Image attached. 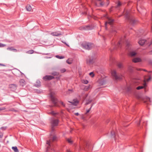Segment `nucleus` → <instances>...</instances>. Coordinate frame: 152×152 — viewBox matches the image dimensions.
Listing matches in <instances>:
<instances>
[{
    "instance_id": "obj_38",
    "label": "nucleus",
    "mask_w": 152,
    "mask_h": 152,
    "mask_svg": "<svg viewBox=\"0 0 152 152\" xmlns=\"http://www.w3.org/2000/svg\"><path fill=\"white\" fill-rule=\"evenodd\" d=\"M83 83L85 84H87L88 83V81L86 80H83Z\"/></svg>"
},
{
    "instance_id": "obj_14",
    "label": "nucleus",
    "mask_w": 152,
    "mask_h": 152,
    "mask_svg": "<svg viewBox=\"0 0 152 152\" xmlns=\"http://www.w3.org/2000/svg\"><path fill=\"white\" fill-rule=\"evenodd\" d=\"M9 87L12 90L14 91L16 90L17 88V86L15 84H11L9 85Z\"/></svg>"
},
{
    "instance_id": "obj_47",
    "label": "nucleus",
    "mask_w": 152,
    "mask_h": 152,
    "mask_svg": "<svg viewBox=\"0 0 152 152\" xmlns=\"http://www.w3.org/2000/svg\"><path fill=\"white\" fill-rule=\"evenodd\" d=\"M5 109V108L4 107H3L2 108H0V111L1 110H4Z\"/></svg>"
},
{
    "instance_id": "obj_34",
    "label": "nucleus",
    "mask_w": 152,
    "mask_h": 152,
    "mask_svg": "<svg viewBox=\"0 0 152 152\" xmlns=\"http://www.w3.org/2000/svg\"><path fill=\"white\" fill-rule=\"evenodd\" d=\"M117 66L118 67L120 68H121L123 67V65L122 64L120 63H118V64Z\"/></svg>"
},
{
    "instance_id": "obj_19",
    "label": "nucleus",
    "mask_w": 152,
    "mask_h": 152,
    "mask_svg": "<svg viewBox=\"0 0 152 152\" xmlns=\"http://www.w3.org/2000/svg\"><path fill=\"white\" fill-rule=\"evenodd\" d=\"M111 32L114 34H115L117 32L116 28L115 27L112 26L111 28Z\"/></svg>"
},
{
    "instance_id": "obj_20",
    "label": "nucleus",
    "mask_w": 152,
    "mask_h": 152,
    "mask_svg": "<svg viewBox=\"0 0 152 152\" xmlns=\"http://www.w3.org/2000/svg\"><path fill=\"white\" fill-rule=\"evenodd\" d=\"M143 86H139L137 87L136 89L137 90H140V89H141L143 88L144 87H146L147 86V84L145 82L143 84Z\"/></svg>"
},
{
    "instance_id": "obj_31",
    "label": "nucleus",
    "mask_w": 152,
    "mask_h": 152,
    "mask_svg": "<svg viewBox=\"0 0 152 152\" xmlns=\"http://www.w3.org/2000/svg\"><path fill=\"white\" fill-rule=\"evenodd\" d=\"M151 79V77L150 76L149 78L148 79L145 78L144 83L145 82V81L148 82Z\"/></svg>"
},
{
    "instance_id": "obj_22",
    "label": "nucleus",
    "mask_w": 152,
    "mask_h": 152,
    "mask_svg": "<svg viewBox=\"0 0 152 152\" xmlns=\"http://www.w3.org/2000/svg\"><path fill=\"white\" fill-rule=\"evenodd\" d=\"M41 82L39 80H37L36 81V84H35L34 86L37 87H39L41 86Z\"/></svg>"
},
{
    "instance_id": "obj_32",
    "label": "nucleus",
    "mask_w": 152,
    "mask_h": 152,
    "mask_svg": "<svg viewBox=\"0 0 152 152\" xmlns=\"http://www.w3.org/2000/svg\"><path fill=\"white\" fill-rule=\"evenodd\" d=\"M7 49H8V50H13L15 52L17 51V50L16 49L13 48L12 47H10V48H8Z\"/></svg>"
},
{
    "instance_id": "obj_28",
    "label": "nucleus",
    "mask_w": 152,
    "mask_h": 152,
    "mask_svg": "<svg viewBox=\"0 0 152 152\" xmlns=\"http://www.w3.org/2000/svg\"><path fill=\"white\" fill-rule=\"evenodd\" d=\"M34 50H31L26 52V53L29 54H31L34 53Z\"/></svg>"
},
{
    "instance_id": "obj_18",
    "label": "nucleus",
    "mask_w": 152,
    "mask_h": 152,
    "mask_svg": "<svg viewBox=\"0 0 152 152\" xmlns=\"http://www.w3.org/2000/svg\"><path fill=\"white\" fill-rule=\"evenodd\" d=\"M94 3L96 6L99 7H102L104 4V3L103 2H101V1H100V2L99 4H98L97 2H95Z\"/></svg>"
},
{
    "instance_id": "obj_48",
    "label": "nucleus",
    "mask_w": 152,
    "mask_h": 152,
    "mask_svg": "<svg viewBox=\"0 0 152 152\" xmlns=\"http://www.w3.org/2000/svg\"><path fill=\"white\" fill-rule=\"evenodd\" d=\"M3 136V134L1 132H0V138H1Z\"/></svg>"
},
{
    "instance_id": "obj_16",
    "label": "nucleus",
    "mask_w": 152,
    "mask_h": 152,
    "mask_svg": "<svg viewBox=\"0 0 152 152\" xmlns=\"http://www.w3.org/2000/svg\"><path fill=\"white\" fill-rule=\"evenodd\" d=\"M146 42V40L145 39H141L139 41L138 43L140 45L142 46Z\"/></svg>"
},
{
    "instance_id": "obj_52",
    "label": "nucleus",
    "mask_w": 152,
    "mask_h": 152,
    "mask_svg": "<svg viewBox=\"0 0 152 152\" xmlns=\"http://www.w3.org/2000/svg\"><path fill=\"white\" fill-rule=\"evenodd\" d=\"M140 121H141V120H140V121H139V122L137 123V125L138 126H139L140 125Z\"/></svg>"
},
{
    "instance_id": "obj_3",
    "label": "nucleus",
    "mask_w": 152,
    "mask_h": 152,
    "mask_svg": "<svg viewBox=\"0 0 152 152\" xmlns=\"http://www.w3.org/2000/svg\"><path fill=\"white\" fill-rule=\"evenodd\" d=\"M59 122V120L58 119H53L51 121V131L52 132L54 131V127L58 125Z\"/></svg>"
},
{
    "instance_id": "obj_39",
    "label": "nucleus",
    "mask_w": 152,
    "mask_h": 152,
    "mask_svg": "<svg viewBox=\"0 0 152 152\" xmlns=\"http://www.w3.org/2000/svg\"><path fill=\"white\" fill-rule=\"evenodd\" d=\"M89 75H90L92 77H93L94 76V73L93 72H91L89 73Z\"/></svg>"
},
{
    "instance_id": "obj_36",
    "label": "nucleus",
    "mask_w": 152,
    "mask_h": 152,
    "mask_svg": "<svg viewBox=\"0 0 152 152\" xmlns=\"http://www.w3.org/2000/svg\"><path fill=\"white\" fill-rule=\"evenodd\" d=\"M56 57L57 58L60 59H62V58H64V57L63 56H60L58 55L56 56Z\"/></svg>"
},
{
    "instance_id": "obj_54",
    "label": "nucleus",
    "mask_w": 152,
    "mask_h": 152,
    "mask_svg": "<svg viewBox=\"0 0 152 152\" xmlns=\"http://www.w3.org/2000/svg\"><path fill=\"white\" fill-rule=\"evenodd\" d=\"M149 64H151L152 65V61H149Z\"/></svg>"
},
{
    "instance_id": "obj_50",
    "label": "nucleus",
    "mask_w": 152,
    "mask_h": 152,
    "mask_svg": "<svg viewBox=\"0 0 152 152\" xmlns=\"http://www.w3.org/2000/svg\"><path fill=\"white\" fill-rule=\"evenodd\" d=\"M1 129H2V130H5L6 129V127H1Z\"/></svg>"
},
{
    "instance_id": "obj_63",
    "label": "nucleus",
    "mask_w": 152,
    "mask_h": 152,
    "mask_svg": "<svg viewBox=\"0 0 152 152\" xmlns=\"http://www.w3.org/2000/svg\"><path fill=\"white\" fill-rule=\"evenodd\" d=\"M83 14H86V12L83 13Z\"/></svg>"
},
{
    "instance_id": "obj_6",
    "label": "nucleus",
    "mask_w": 152,
    "mask_h": 152,
    "mask_svg": "<svg viewBox=\"0 0 152 152\" xmlns=\"http://www.w3.org/2000/svg\"><path fill=\"white\" fill-rule=\"evenodd\" d=\"M94 62V58L93 56H89L86 59V62L87 64H93Z\"/></svg>"
},
{
    "instance_id": "obj_24",
    "label": "nucleus",
    "mask_w": 152,
    "mask_h": 152,
    "mask_svg": "<svg viewBox=\"0 0 152 152\" xmlns=\"http://www.w3.org/2000/svg\"><path fill=\"white\" fill-rule=\"evenodd\" d=\"M121 42H118L117 45H115L114 47L115 49H116L118 48L121 45Z\"/></svg>"
},
{
    "instance_id": "obj_61",
    "label": "nucleus",
    "mask_w": 152,
    "mask_h": 152,
    "mask_svg": "<svg viewBox=\"0 0 152 152\" xmlns=\"http://www.w3.org/2000/svg\"><path fill=\"white\" fill-rule=\"evenodd\" d=\"M142 70H143V71H145V72H147V71L145 70V69H143Z\"/></svg>"
},
{
    "instance_id": "obj_15",
    "label": "nucleus",
    "mask_w": 152,
    "mask_h": 152,
    "mask_svg": "<svg viewBox=\"0 0 152 152\" xmlns=\"http://www.w3.org/2000/svg\"><path fill=\"white\" fill-rule=\"evenodd\" d=\"M69 102L72 103V104H73L74 105L76 106L78 104L79 101L77 99H73L72 101V102L69 101Z\"/></svg>"
},
{
    "instance_id": "obj_35",
    "label": "nucleus",
    "mask_w": 152,
    "mask_h": 152,
    "mask_svg": "<svg viewBox=\"0 0 152 152\" xmlns=\"http://www.w3.org/2000/svg\"><path fill=\"white\" fill-rule=\"evenodd\" d=\"M134 82L135 83V84H136L138 85L140 82V81L139 80H136L134 81Z\"/></svg>"
},
{
    "instance_id": "obj_56",
    "label": "nucleus",
    "mask_w": 152,
    "mask_h": 152,
    "mask_svg": "<svg viewBox=\"0 0 152 152\" xmlns=\"http://www.w3.org/2000/svg\"><path fill=\"white\" fill-rule=\"evenodd\" d=\"M79 114L78 113H75V115H77V116L78 115H79Z\"/></svg>"
},
{
    "instance_id": "obj_41",
    "label": "nucleus",
    "mask_w": 152,
    "mask_h": 152,
    "mask_svg": "<svg viewBox=\"0 0 152 152\" xmlns=\"http://www.w3.org/2000/svg\"><path fill=\"white\" fill-rule=\"evenodd\" d=\"M66 71V70L65 69H62L61 70V72L62 73Z\"/></svg>"
},
{
    "instance_id": "obj_9",
    "label": "nucleus",
    "mask_w": 152,
    "mask_h": 152,
    "mask_svg": "<svg viewBox=\"0 0 152 152\" xmlns=\"http://www.w3.org/2000/svg\"><path fill=\"white\" fill-rule=\"evenodd\" d=\"M93 27L91 26L87 25L83 26L81 27L80 28V29L81 30H91L93 29Z\"/></svg>"
},
{
    "instance_id": "obj_10",
    "label": "nucleus",
    "mask_w": 152,
    "mask_h": 152,
    "mask_svg": "<svg viewBox=\"0 0 152 152\" xmlns=\"http://www.w3.org/2000/svg\"><path fill=\"white\" fill-rule=\"evenodd\" d=\"M144 102L147 103L148 104L152 105V99H151L149 97L146 96L145 98V99L143 100Z\"/></svg>"
},
{
    "instance_id": "obj_53",
    "label": "nucleus",
    "mask_w": 152,
    "mask_h": 152,
    "mask_svg": "<svg viewBox=\"0 0 152 152\" xmlns=\"http://www.w3.org/2000/svg\"><path fill=\"white\" fill-rule=\"evenodd\" d=\"M149 54H150V55L152 54V50L149 51Z\"/></svg>"
},
{
    "instance_id": "obj_59",
    "label": "nucleus",
    "mask_w": 152,
    "mask_h": 152,
    "mask_svg": "<svg viewBox=\"0 0 152 152\" xmlns=\"http://www.w3.org/2000/svg\"><path fill=\"white\" fill-rule=\"evenodd\" d=\"M66 62L68 63V64H71V62H68V60H67L66 61Z\"/></svg>"
},
{
    "instance_id": "obj_5",
    "label": "nucleus",
    "mask_w": 152,
    "mask_h": 152,
    "mask_svg": "<svg viewBox=\"0 0 152 152\" xmlns=\"http://www.w3.org/2000/svg\"><path fill=\"white\" fill-rule=\"evenodd\" d=\"M107 21L105 22V25L106 29L107 28V24H109L111 25H112L114 23L115 21V20L112 18L111 17H108L107 18Z\"/></svg>"
},
{
    "instance_id": "obj_27",
    "label": "nucleus",
    "mask_w": 152,
    "mask_h": 152,
    "mask_svg": "<svg viewBox=\"0 0 152 152\" xmlns=\"http://www.w3.org/2000/svg\"><path fill=\"white\" fill-rule=\"evenodd\" d=\"M92 102V99H89L87 100H86V102L85 104V105H88V104L91 103Z\"/></svg>"
},
{
    "instance_id": "obj_25",
    "label": "nucleus",
    "mask_w": 152,
    "mask_h": 152,
    "mask_svg": "<svg viewBox=\"0 0 152 152\" xmlns=\"http://www.w3.org/2000/svg\"><path fill=\"white\" fill-rule=\"evenodd\" d=\"M12 149L15 152H19L18 150V149L17 147H12Z\"/></svg>"
},
{
    "instance_id": "obj_13",
    "label": "nucleus",
    "mask_w": 152,
    "mask_h": 152,
    "mask_svg": "<svg viewBox=\"0 0 152 152\" xmlns=\"http://www.w3.org/2000/svg\"><path fill=\"white\" fill-rule=\"evenodd\" d=\"M111 137L114 138L115 140H116V136H118V135H117V133H115V132L113 130H112L111 132Z\"/></svg>"
},
{
    "instance_id": "obj_44",
    "label": "nucleus",
    "mask_w": 152,
    "mask_h": 152,
    "mask_svg": "<svg viewBox=\"0 0 152 152\" xmlns=\"http://www.w3.org/2000/svg\"><path fill=\"white\" fill-rule=\"evenodd\" d=\"M62 42H63V43L65 45H66V46H67L68 47H69V46L65 42H64L63 41H61Z\"/></svg>"
},
{
    "instance_id": "obj_11",
    "label": "nucleus",
    "mask_w": 152,
    "mask_h": 152,
    "mask_svg": "<svg viewBox=\"0 0 152 152\" xmlns=\"http://www.w3.org/2000/svg\"><path fill=\"white\" fill-rule=\"evenodd\" d=\"M54 78V77L53 76L48 75H46L43 78V79L45 81L51 80Z\"/></svg>"
},
{
    "instance_id": "obj_2",
    "label": "nucleus",
    "mask_w": 152,
    "mask_h": 152,
    "mask_svg": "<svg viewBox=\"0 0 152 152\" xmlns=\"http://www.w3.org/2000/svg\"><path fill=\"white\" fill-rule=\"evenodd\" d=\"M57 140V137L55 135H52V134H51L50 135V139L46 141L47 144L48 145V146L47 147V151H48L50 147L52 145L51 143L52 142L56 141Z\"/></svg>"
},
{
    "instance_id": "obj_12",
    "label": "nucleus",
    "mask_w": 152,
    "mask_h": 152,
    "mask_svg": "<svg viewBox=\"0 0 152 152\" xmlns=\"http://www.w3.org/2000/svg\"><path fill=\"white\" fill-rule=\"evenodd\" d=\"M51 34L53 36L58 37L62 35L61 32L60 31H57L52 32Z\"/></svg>"
},
{
    "instance_id": "obj_21",
    "label": "nucleus",
    "mask_w": 152,
    "mask_h": 152,
    "mask_svg": "<svg viewBox=\"0 0 152 152\" xmlns=\"http://www.w3.org/2000/svg\"><path fill=\"white\" fill-rule=\"evenodd\" d=\"M19 83L20 85L22 86H23L25 85V81L23 79L20 80Z\"/></svg>"
},
{
    "instance_id": "obj_8",
    "label": "nucleus",
    "mask_w": 152,
    "mask_h": 152,
    "mask_svg": "<svg viewBox=\"0 0 152 152\" xmlns=\"http://www.w3.org/2000/svg\"><path fill=\"white\" fill-rule=\"evenodd\" d=\"M50 97L51 100L53 104H54V106L58 107V105L57 104V103L58 102V100L57 99L52 95H51L50 96Z\"/></svg>"
},
{
    "instance_id": "obj_60",
    "label": "nucleus",
    "mask_w": 152,
    "mask_h": 152,
    "mask_svg": "<svg viewBox=\"0 0 152 152\" xmlns=\"http://www.w3.org/2000/svg\"><path fill=\"white\" fill-rule=\"evenodd\" d=\"M69 91H71V92H72V90H70V89H69L68 90Z\"/></svg>"
},
{
    "instance_id": "obj_58",
    "label": "nucleus",
    "mask_w": 152,
    "mask_h": 152,
    "mask_svg": "<svg viewBox=\"0 0 152 152\" xmlns=\"http://www.w3.org/2000/svg\"><path fill=\"white\" fill-rule=\"evenodd\" d=\"M136 69L138 71H140L141 70V69Z\"/></svg>"
},
{
    "instance_id": "obj_43",
    "label": "nucleus",
    "mask_w": 152,
    "mask_h": 152,
    "mask_svg": "<svg viewBox=\"0 0 152 152\" xmlns=\"http://www.w3.org/2000/svg\"><path fill=\"white\" fill-rule=\"evenodd\" d=\"M60 103L61 104V105L64 107H65V104L63 103V102L61 101Z\"/></svg>"
},
{
    "instance_id": "obj_55",
    "label": "nucleus",
    "mask_w": 152,
    "mask_h": 152,
    "mask_svg": "<svg viewBox=\"0 0 152 152\" xmlns=\"http://www.w3.org/2000/svg\"><path fill=\"white\" fill-rule=\"evenodd\" d=\"M0 66H5V65L4 64H0Z\"/></svg>"
},
{
    "instance_id": "obj_17",
    "label": "nucleus",
    "mask_w": 152,
    "mask_h": 152,
    "mask_svg": "<svg viewBox=\"0 0 152 152\" xmlns=\"http://www.w3.org/2000/svg\"><path fill=\"white\" fill-rule=\"evenodd\" d=\"M141 59L139 58H136L133 59L132 61L134 63H137L141 62Z\"/></svg>"
},
{
    "instance_id": "obj_45",
    "label": "nucleus",
    "mask_w": 152,
    "mask_h": 152,
    "mask_svg": "<svg viewBox=\"0 0 152 152\" xmlns=\"http://www.w3.org/2000/svg\"><path fill=\"white\" fill-rule=\"evenodd\" d=\"M88 96V95L87 94H86L83 97V99L85 100L86 98Z\"/></svg>"
},
{
    "instance_id": "obj_49",
    "label": "nucleus",
    "mask_w": 152,
    "mask_h": 152,
    "mask_svg": "<svg viewBox=\"0 0 152 152\" xmlns=\"http://www.w3.org/2000/svg\"><path fill=\"white\" fill-rule=\"evenodd\" d=\"M100 1H101V0H97L95 2H97L98 4H99L100 2Z\"/></svg>"
},
{
    "instance_id": "obj_40",
    "label": "nucleus",
    "mask_w": 152,
    "mask_h": 152,
    "mask_svg": "<svg viewBox=\"0 0 152 152\" xmlns=\"http://www.w3.org/2000/svg\"><path fill=\"white\" fill-rule=\"evenodd\" d=\"M58 113H55L54 111H52L51 112V114H52V115H55L56 114H57Z\"/></svg>"
},
{
    "instance_id": "obj_42",
    "label": "nucleus",
    "mask_w": 152,
    "mask_h": 152,
    "mask_svg": "<svg viewBox=\"0 0 152 152\" xmlns=\"http://www.w3.org/2000/svg\"><path fill=\"white\" fill-rule=\"evenodd\" d=\"M67 141L69 143H71L72 142V141L70 139H67Z\"/></svg>"
},
{
    "instance_id": "obj_33",
    "label": "nucleus",
    "mask_w": 152,
    "mask_h": 152,
    "mask_svg": "<svg viewBox=\"0 0 152 152\" xmlns=\"http://www.w3.org/2000/svg\"><path fill=\"white\" fill-rule=\"evenodd\" d=\"M51 74L54 76H56L58 75L59 73L57 72H54L51 73Z\"/></svg>"
},
{
    "instance_id": "obj_29",
    "label": "nucleus",
    "mask_w": 152,
    "mask_h": 152,
    "mask_svg": "<svg viewBox=\"0 0 152 152\" xmlns=\"http://www.w3.org/2000/svg\"><path fill=\"white\" fill-rule=\"evenodd\" d=\"M8 111H13L15 112H18V110H15L13 108H11Z\"/></svg>"
},
{
    "instance_id": "obj_4",
    "label": "nucleus",
    "mask_w": 152,
    "mask_h": 152,
    "mask_svg": "<svg viewBox=\"0 0 152 152\" xmlns=\"http://www.w3.org/2000/svg\"><path fill=\"white\" fill-rule=\"evenodd\" d=\"M111 74L114 78L115 80H121L123 79V76L122 75L118 76L115 70H113L112 71Z\"/></svg>"
},
{
    "instance_id": "obj_62",
    "label": "nucleus",
    "mask_w": 152,
    "mask_h": 152,
    "mask_svg": "<svg viewBox=\"0 0 152 152\" xmlns=\"http://www.w3.org/2000/svg\"><path fill=\"white\" fill-rule=\"evenodd\" d=\"M131 68H132V69L131 72H132L133 67Z\"/></svg>"
},
{
    "instance_id": "obj_64",
    "label": "nucleus",
    "mask_w": 152,
    "mask_h": 152,
    "mask_svg": "<svg viewBox=\"0 0 152 152\" xmlns=\"http://www.w3.org/2000/svg\"><path fill=\"white\" fill-rule=\"evenodd\" d=\"M128 45H128V44H127V46H128Z\"/></svg>"
},
{
    "instance_id": "obj_23",
    "label": "nucleus",
    "mask_w": 152,
    "mask_h": 152,
    "mask_svg": "<svg viewBox=\"0 0 152 152\" xmlns=\"http://www.w3.org/2000/svg\"><path fill=\"white\" fill-rule=\"evenodd\" d=\"M26 8L27 10L28 11H30L32 9L31 6L29 5H27Z\"/></svg>"
},
{
    "instance_id": "obj_57",
    "label": "nucleus",
    "mask_w": 152,
    "mask_h": 152,
    "mask_svg": "<svg viewBox=\"0 0 152 152\" xmlns=\"http://www.w3.org/2000/svg\"><path fill=\"white\" fill-rule=\"evenodd\" d=\"M66 152H71L70 151L69 149H67Z\"/></svg>"
},
{
    "instance_id": "obj_7",
    "label": "nucleus",
    "mask_w": 152,
    "mask_h": 152,
    "mask_svg": "<svg viewBox=\"0 0 152 152\" xmlns=\"http://www.w3.org/2000/svg\"><path fill=\"white\" fill-rule=\"evenodd\" d=\"M93 45V44L91 43H83L82 44L83 48L88 50L90 49L92 47Z\"/></svg>"
},
{
    "instance_id": "obj_37",
    "label": "nucleus",
    "mask_w": 152,
    "mask_h": 152,
    "mask_svg": "<svg viewBox=\"0 0 152 152\" xmlns=\"http://www.w3.org/2000/svg\"><path fill=\"white\" fill-rule=\"evenodd\" d=\"M92 106H93V105L92 104L91 107H90V108L88 110H87L86 112L85 113L86 114L87 113H88L90 112V111L91 110V109L92 107Z\"/></svg>"
},
{
    "instance_id": "obj_46",
    "label": "nucleus",
    "mask_w": 152,
    "mask_h": 152,
    "mask_svg": "<svg viewBox=\"0 0 152 152\" xmlns=\"http://www.w3.org/2000/svg\"><path fill=\"white\" fill-rule=\"evenodd\" d=\"M89 88V86H86L85 87V89L86 90H88V89Z\"/></svg>"
},
{
    "instance_id": "obj_1",
    "label": "nucleus",
    "mask_w": 152,
    "mask_h": 152,
    "mask_svg": "<svg viewBox=\"0 0 152 152\" xmlns=\"http://www.w3.org/2000/svg\"><path fill=\"white\" fill-rule=\"evenodd\" d=\"M124 12L126 18L129 22L131 24L134 25L137 23V21L133 17L130 15V13L129 11L125 10Z\"/></svg>"
},
{
    "instance_id": "obj_26",
    "label": "nucleus",
    "mask_w": 152,
    "mask_h": 152,
    "mask_svg": "<svg viewBox=\"0 0 152 152\" xmlns=\"http://www.w3.org/2000/svg\"><path fill=\"white\" fill-rule=\"evenodd\" d=\"M136 53L135 52H131L129 53V55L131 56H135Z\"/></svg>"
},
{
    "instance_id": "obj_30",
    "label": "nucleus",
    "mask_w": 152,
    "mask_h": 152,
    "mask_svg": "<svg viewBox=\"0 0 152 152\" xmlns=\"http://www.w3.org/2000/svg\"><path fill=\"white\" fill-rule=\"evenodd\" d=\"M121 5V4L120 1H118L117 5L116 6V8H117L120 7Z\"/></svg>"
},
{
    "instance_id": "obj_51",
    "label": "nucleus",
    "mask_w": 152,
    "mask_h": 152,
    "mask_svg": "<svg viewBox=\"0 0 152 152\" xmlns=\"http://www.w3.org/2000/svg\"><path fill=\"white\" fill-rule=\"evenodd\" d=\"M4 45L3 44L1 43H0V47H4Z\"/></svg>"
}]
</instances>
